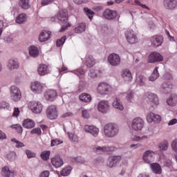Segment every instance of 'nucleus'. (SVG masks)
Returning <instances> with one entry per match:
<instances>
[{
  "mask_svg": "<svg viewBox=\"0 0 177 177\" xmlns=\"http://www.w3.org/2000/svg\"><path fill=\"white\" fill-rule=\"evenodd\" d=\"M120 133V127L115 123H108L104 126V134L106 138H115Z\"/></svg>",
  "mask_w": 177,
  "mask_h": 177,
  "instance_id": "nucleus-1",
  "label": "nucleus"
},
{
  "mask_svg": "<svg viewBox=\"0 0 177 177\" xmlns=\"http://www.w3.org/2000/svg\"><path fill=\"white\" fill-rule=\"evenodd\" d=\"M68 14L67 13V9L64 8L60 10L57 15V17L59 21V24L62 26L61 29L59 30L60 32H63V31H66L67 28L70 27V24H68Z\"/></svg>",
  "mask_w": 177,
  "mask_h": 177,
  "instance_id": "nucleus-2",
  "label": "nucleus"
},
{
  "mask_svg": "<svg viewBox=\"0 0 177 177\" xmlns=\"http://www.w3.org/2000/svg\"><path fill=\"white\" fill-rule=\"evenodd\" d=\"M97 93L101 96H106L113 93V86L106 82H101L98 83L97 86Z\"/></svg>",
  "mask_w": 177,
  "mask_h": 177,
  "instance_id": "nucleus-3",
  "label": "nucleus"
},
{
  "mask_svg": "<svg viewBox=\"0 0 177 177\" xmlns=\"http://www.w3.org/2000/svg\"><path fill=\"white\" fill-rule=\"evenodd\" d=\"M131 129L135 132H139L145 127V121L141 118H136L131 122Z\"/></svg>",
  "mask_w": 177,
  "mask_h": 177,
  "instance_id": "nucleus-4",
  "label": "nucleus"
},
{
  "mask_svg": "<svg viewBox=\"0 0 177 177\" xmlns=\"http://www.w3.org/2000/svg\"><path fill=\"white\" fill-rule=\"evenodd\" d=\"M107 60L112 67H118L121 64V57L115 53H111L108 56Z\"/></svg>",
  "mask_w": 177,
  "mask_h": 177,
  "instance_id": "nucleus-5",
  "label": "nucleus"
},
{
  "mask_svg": "<svg viewBox=\"0 0 177 177\" xmlns=\"http://www.w3.org/2000/svg\"><path fill=\"white\" fill-rule=\"evenodd\" d=\"M28 107L34 114H41L42 110H44V105L39 101L29 102Z\"/></svg>",
  "mask_w": 177,
  "mask_h": 177,
  "instance_id": "nucleus-6",
  "label": "nucleus"
},
{
  "mask_svg": "<svg viewBox=\"0 0 177 177\" xmlns=\"http://www.w3.org/2000/svg\"><path fill=\"white\" fill-rule=\"evenodd\" d=\"M117 150V147L114 146H97L93 148V151L96 154H103L104 153H109L110 151H115Z\"/></svg>",
  "mask_w": 177,
  "mask_h": 177,
  "instance_id": "nucleus-7",
  "label": "nucleus"
},
{
  "mask_svg": "<svg viewBox=\"0 0 177 177\" xmlns=\"http://www.w3.org/2000/svg\"><path fill=\"white\" fill-rule=\"evenodd\" d=\"M44 89H45V86L40 82L35 81L30 84V90L36 95H41L44 92Z\"/></svg>",
  "mask_w": 177,
  "mask_h": 177,
  "instance_id": "nucleus-8",
  "label": "nucleus"
},
{
  "mask_svg": "<svg viewBox=\"0 0 177 177\" xmlns=\"http://www.w3.org/2000/svg\"><path fill=\"white\" fill-rule=\"evenodd\" d=\"M97 110L102 114H107L110 111V102H109V100H100L97 104Z\"/></svg>",
  "mask_w": 177,
  "mask_h": 177,
  "instance_id": "nucleus-9",
  "label": "nucleus"
},
{
  "mask_svg": "<svg viewBox=\"0 0 177 177\" xmlns=\"http://www.w3.org/2000/svg\"><path fill=\"white\" fill-rule=\"evenodd\" d=\"M10 97L14 102H19L21 99V91L16 86L10 87Z\"/></svg>",
  "mask_w": 177,
  "mask_h": 177,
  "instance_id": "nucleus-10",
  "label": "nucleus"
},
{
  "mask_svg": "<svg viewBox=\"0 0 177 177\" xmlns=\"http://www.w3.org/2000/svg\"><path fill=\"white\" fill-rule=\"evenodd\" d=\"M83 131L94 138L99 136V128L96 127V126L86 124L83 127Z\"/></svg>",
  "mask_w": 177,
  "mask_h": 177,
  "instance_id": "nucleus-11",
  "label": "nucleus"
},
{
  "mask_svg": "<svg viewBox=\"0 0 177 177\" xmlns=\"http://www.w3.org/2000/svg\"><path fill=\"white\" fill-rule=\"evenodd\" d=\"M46 114L49 120H56L59 115L57 107L55 105H50L47 109Z\"/></svg>",
  "mask_w": 177,
  "mask_h": 177,
  "instance_id": "nucleus-12",
  "label": "nucleus"
},
{
  "mask_svg": "<svg viewBox=\"0 0 177 177\" xmlns=\"http://www.w3.org/2000/svg\"><path fill=\"white\" fill-rule=\"evenodd\" d=\"M163 41L164 39L162 38V36L160 35H154L150 38L151 45L153 48H158V46H161Z\"/></svg>",
  "mask_w": 177,
  "mask_h": 177,
  "instance_id": "nucleus-13",
  "label": "nucleus"
},
{
  "mask_svg": "<svg viewBox=\"0 0 177 177\" xmlns=\"http://www.w3.org/2000/svg\"><path fill=\"white\" fill-rule=\"evenodd\" d=\"M162 60H164V57L158 52H152L148 57L149 63H157V62H162Z\"/></svg>",
  "mask_w": 177,
  "mask_h": 177,
  "instance_id": "nucleus-14",
  "label": "nucleus"
},
{
  "mask_svg": "<svg viewBox=\"0 0 177 177\" xmlns=\"http://www.w3.org/2000/svg\"><path fill=\"white\" fill-rule=\"evenodd\" d=\"M156 156V152L148 150L146 151L142 156L143 160L146 164H150L152 161H154V156Z\"/></svg>",
  "mask_w": 177,
  "mask_h": 177,
  "instance_id": "nucleus-15",
  "label": "nucleus"
},
{
  "mask_svg": "<svg viewBox=\"0 0 177 177\" xmlns=\"http://www.w3.org/2000/svg\"><path fill=\"white\" fill-rule=\"evenodd\" d=\"M118 15L117 11L110 9H106L102 14L103 17L106 20H114Z\"/></svg>",
  "mask_w": 177,
  "mask_h": 177,
  "instance_id": "nucleus-16",
  "label": "nucleus"
},
{
  "mask_svg": "<svg viewBox=\"0 0 177 177\" xmlns=\"http://www.w3.org/2000/svg\"><path fill=\"white\" fill-rule=\"evenodd\" d=\"M37 73L39 75L44 77V75H48V74L50 73V69L48 65L41 64L37 67Z\"/></svg>",
  "mask_w": 177,
  "mask_h": 177,
  "instance_id": "nucleus-17",
  "label": "nucleus"
},
{
  "mask_svg": "<svg viewBox=\"0 0 177 177\" xmlns=\"http://www.w3.org/2000/svg\"><path fill=\"white\" fill-rule=\"evenodd\" d=\"M121 77L125 82H131L133 80V75L129 69H123L121 72Z\"/></svg>",
  "mask_w": 177,
  "mask_h": 177,
  "instance_id": "nucleus-18",
  "label": "nucleus"
},
{
  "mask_svg": "<svg viewBox=\"0 0 177 177\" xmlns=\"http://www.w3.org/2000/svg\"><path fill=\"white\" fill-rule=\"evenodd\" d=\"M51 164L54 168H60L63 167L64 162L60 156H55L50 159Z\"/></svg>",
  "mask_w": 177,
  "mask_h": 177,
  "instance_id": "nucleus-19",
  "label": "nucleus"
},
{
  "mask_svg": "<svg viewBox=\"0 0 177 177\" xmlns=\"http://www.w3.org/2000/svg\"><path fill=\"white\" fill-rule=\"evenodd\" d=\"M44 97L49 102H53L57 97V92L55 90H48L44 93Z\"/></svg>",
  "mask_w": 177,
  "mask_h": 177,
  "instance_id": "nucleus-20",
  "label": "nucleus"
},
{
  "mask_svg": "<svg viewBox=\"0 0 177 177\" xmlns=\"http://www.w3.org/2000/svg\"><path fill=\"white\" fill-rule=\"evenodd\" d=\"M163 5L167 10H174L177 8V0H164Z\"/></svg>",
  "mask_w": 177,
  "mask_h": 177,
  "instance_id": "nucleus-21",
  "label": "nucleus"
},
{
  "mask_svg": "<svg viewBox=\"0 0 177 177\" xmlns=\"http://www.w3.org/2000/svg\"><path fill=\"white\" fill-rule=\"evenodd\" d=\"M146 97L149 103L155 104V106H158V104H160L157 95L153 93H148L146 94Z\"/></svg>",
  "mask_w": 177,
  "mask_h": 177,
  "instance_id": "nucleus-22",
  "label": "nucleus"
},
{
  "mask_svg": "<svg viewBox=\"0 0 177 177\" xmlns=\"http://www.w3.org/2000/svg\"><path fill=\"white\" fill-rule=\"evenodd\" d=\"M50 35L52 32L48 30H43L39 35V42H46L48 39H50Z\"/></svg>",
  "mask_w": 177,
  "mask_h": 177,
  "instance_id": "nucleus-23",
  "label": "nucleus"
},
{
  "mask_svg": "<svg viewBox=\"0 0 177 177\" xmlns=\"http://www.w3.org/2000/svg\"><path fill=\"white\" fill-rule=\"evenodd\" d=\"M126 38L129 44H133L138 42V37H136V35L135 34V32H133V30L127 32V33L126 34Z\"/></svg>",
  "mask_w": 177,
  "mask_h": 177,
  "instance_id": "nucleus-24",
  "label": "nucleus"
},
{
  "mask_svg": "<svg viewBox=\"0 0 177 177\" xmlns=\"http://www.w3.org/2000/svg\"><path fill=\"white\" fill-rule=\"evenodd\" d=\"M120 97H115L112 102V105L114 109H117V110H120V111H123L124 104H122V102H121Z\"/></svg>",
  "mask_w": 177,
  "mask_h": 177,
  "instance_id": "nucleus-25",
  "label": "nucleus"
},
{
  "mask_svg": "<svg viewBox=\"0 0 177 177\" xmlns=\"http://www.w3.org/2000/svg\"><path fill=\"white\" fill-rule=\"evenodd\" d=\"M19 62L17 59H10L8 60L7 64V67L8 70H10L11 71L13 70H17L19 68Z\"/></svg>",
  "mask_w": 177,
  "mask_h": 177,
  "instance_id": "nucleus-26",
  "label": "nucleus"
},
{
  "mask_svg": "<svg viewBox=\"0 0 177 177\" xmlns=\"http://www.w3.org/2000/svg\"><path fill=\"white\" fill-rule=\"evenodd\" d=\"M1 175L5 177H15V171L10 170L9 167L5 166L1 169Z\"/></svg>",
  "mask_w": 177,
  "mask_h": 177,
  "instance_id": "nucleus-27",
  "label": "nucleus"
},
{
  "mask_svg": "<svg viewBox=\"0 0 177 177\" xmlns=\"http://www.w3.org/2000/svg\"><path fill=\"white\" fill-rule=\"evenodd\" d=\"M86 30V24L85 22L79 23L75 28V34H82Z\"/></svg>",
  "mask_w": 177,
  "mask_h": 177,
  "instance_id": "nucleus-28",
  "label": "nucleus"
},
{
  "mask_svg": "<svg viewBox=\"0 0 177 177\" xmlns=\"http://www.w3.org/2000/svg\"><path fill=\"white\" fill-rule=\"evenodd\" d=\"M167 104L171 107H175L177 104V95L171 94L167 100Z\"/></svg>",
  "mask_w": 177,
  "mask_h": 177,
  "instance_id": "nucleus-29",
  "label": "nucleus"
},
{
  "mask_svg": "<svg viewBox=\"0 0 177 177\" xmlns=\"http://www.w3.org/2000/svg\"><path fill=\"white\" fill-rule=\"evenodd\" d=\"M28 51L32 57H38L39 56V49L35 46H30L28 48Z\"/></svg>",
  "mask_w": 177,
  "mask_h": 177,
  "instance_id": "nucleus-30",
  "label": "nucleus"
},
{
  "mask_svg": "<svg viewBox=\"0 0 177 177\" xmlns=\"http://www.w3.org/2000/svg\"><path fill=\"white\" fill-rule=\"evenodd\" d=\"M22 125L26 129H31L35 127V122L31 119H26L24 120Z\"/></svg>",
  "mask_w": 177,
  "mask_h": 177,
  "instance_id": "nucleus-31",
  "label": "nucleus"
},
{
  "mask_svg": "<svg viewBox=\"0 0 177 177\" xmlns=\"http://www.w3.org/2000/svg\"><path fill=\"white\" fill-rule=\"evenodd\" d=\"M79 99L84 103H89L92 101V97L88 93H83L80 95Z\"/></svg>",
  "mask_w": 177,
  "mask_h": 177,
  "instance_id": "nucleus-32",
  "label": "nucleus"
},
{
  "mask_svg": "<svg viewBox=\"0 0 177 177\" xmlns=\"http://www.w3.org/2000/svg\"><path fill=\"white\" fill-rule=\"evenodd\" d=\"M122 96H124L129 102H132V100L135 97V93L131 91L126 93H122L120 94V97H122Z\"/></svg>",
  "mask_w": 177,
  "mask_h": 177,
  "instance_id": "nucleus-33",
  "label": "nucleus"
},
{
  "mask_svg": "<svg viewBox=\"0 0 177 177\" xmlns=\"http://www.w3.org/2000/svg\"><path fill=\"white\" fill-rule=\"evenodd\" d=\"M151 169L154 174H157L160 175L161 172H162V169H161V165L158 163L151 164Z\"/></svg>",
  "mask_w": 177,
  "mask_h": 177,
  "instance_id": "nucleus-34",
  "label": "nucleus"
},
{
  "mask_svg": "<svg viewBox=\"0 0 177 177\" xmlns=\"http://www.w3.org/2000/svg\"><path fill=\"white\" fill-rule=\"evenodd\" d=\"M149 139V137L147 136H131L130 138V140L131 142H143V140H147Z\"/></svg>",
  "mask_w": 177,
  "mask_h": 177,
  "instance_id": "nucleus-35",
  "label": "nucleus"
},
{
  "mask_svg": "<svg viewBox=\"0 0 177 177\" xmlns=\"http://www.w3.org/2000/svg\"><path fill=\"white\" fill-rule=\"evenodd\" d=\"M16 23L18 24H23L25 21H27V15L25 13L19 14L15 20Z\"/></svg>",
  "mask_w": 177,
  "mask_h": 177,
  "instance_id": "nucleus-36",
  "label": "nucleus"
},
{
  "mask_svg": "<svg viewBox=\"0 0 177 177\" xmlns=\"http://www.w3.org/2000/svg\"><path fill=\"white\" fill-rule=\"evenodd\" d=\"M136 83L140 86H145L146 84V77L143 75H138L136 77Z\"/></svg>",
  "mask_w": 177,
  "mask_h": 177,
  "instance_id": "nucleus-37",
  "label": "nucleus"
},
{
  "mask_svg": "<svg viewBox=\"0 0 177 177\" xmlns=\"http://www.w3.org/2000/svg\"><path fill=\"white\" fill-rule=\"evenodd\" d=\"M6 157L8 161L13 162L17 160V154L15 151H10L6 155Z\"/></svg>",
  "mask_w": 177,
  "mask_h": 177,
  "instance_id": "nucleus-38",
  "label": "nucleus"
},
{
  "mask_svg": "<svg viewBox=\"0 0 177 177\" xmlns=\"http://www.w3.org/2000/svg\"><path fill=\"white\" fill-rule=\"evenodd\" d=\"M88 75L89 77H91V78H96L97 77H101L102 71L97 69H91L88 73Z\"/></svg>",
  "mask_w": 177,
  "mask_h": 177,
  "instance_id": "nucleus-39",
  "label": "nucleus"
},
{
  "mask_svg": "<svg viewBox=\"0 0 177 177\" xmlns=\"http://www.w3.org/2000/svg\"><path fill=\"white\" fill-rule=\"evenodd\" d=\"M95 63L96 62L95 61V59H93V56L88 55L86 57V65L88 67H93Z\"/></svg>",
  "mask_w": 177,
  "mask_h": 177,
  "instance_id": "nucleus-40",
  "label": "nucleus"
},
{
  "mask_svg": "<svg viewBox=\"0 0 177 177\" xmlns=\"http://www.w3.org/2000/svg\"><path fill=\"white\" fill-rule=\"evenodd\" d=\"M160 77V73H158V67H156L152 73V74L149 76V81L154 82Z\"/></svg>",
  "mask_w": 177,
  "mask_h": 177,
  "instance_id": "nucleus-41",
  "label": "nucleus"
},
{
  "mask_svg": "<svg viewBox=\"0 0 177 177\" xmlns=\"http://www.w3.org/2000/svg\"><path fill=\"white\" fill-rule=\"evenodd\" d=\"M71 171H73V167H71V166H68L60 171V174L62 176H68V175L71 174Z\"/></svg>",
  "mask_w": 177,
  "mask_h": 177,
  "instance_id": "nucleus-42",
  "label": "nucleus"
},
{
  "mask_svg": "<svg viewBox=\"0 0 177 177\" xmlns=\"http://www.w3.org/2000/svg\"><path fill=\"white\" fill-rule=\"evenodd\" d=\"M19 6H21L22 9H29L30 0H19Z\"/></svg>",
  "mask_w": 177,
  "mask_h": 177,
  "instance_id": "nucleus-43",
  "label": "nucleus"
},
{
  "mask_svg": "<svg viewBox=\"0 0 177 177\" xmlns=\"http://www.w3.org/2000/svg\"><path fill=\"white\" fill-rule=\"evenodd\" d=\"M168 141L165 140L159 144L158 147L160 151H166V150H168Z\"/></svg>",
  "mask_w": 177,
  "mask_h": 177,
  "instance_id": "nucleus-44",
  "label": "nucleus"
},
{
  "mask_svg": "<svg viewBox=\"0 0 177 177\" xmlns=\"http://www.w3.org/2000/svg\"><path fill=\"white\" fill-rule=\"evenodd\" d=\"M129 3H131V5H136V6H141L142 9H147V10H150V8L147 6L142 4L139 0H134V3L130 1Z\"/></svg>",
  "mask_w": 177,
  "mask_h": 177,
  "instance_id": "nucleus-45",
  "label": "nucleus"
},
{
  "mask_svg": "<svg viewBox=\"0 0 177 177\" xmlns=\"http://www.w3.org/2000/svg\"><path fill=\"white\" fill-rule=\"evenodd\" d=\"M71 73H73V74L77 75L79 78H81V76L85 74V71L84 70V68H80L79 69L71 71Z\"/></svg>",
  "mask_w": 177,
  "mask_h": 177,
  "instance_id": "nucleus-46",
  "label": "nucleus"
},
{
  "mask_svg": "<svg viewBox=\"0 0 177 177\" xmlns=\"http://www.w3.org/2000/svg\"><path fill=\"white\" fill-rule=\"evenodd\" d=\"M84 13L86 15V16H88V19L90 20H92V19L93 18V15H95V12H93V11H92V10L89 9L88 8H84Z\"/></svg>",
  "mask_w": 177,
  "mask_h": 177,
  "instance_id": "nucleus-47",
  "label": "nucleus"
},
{
  "mask_svg": "<svg viewBox=\"0 0 177 177\" xmlns=\"http://www.w3.org/2000/svg\"><path fill=\"white\" fill-rule=\"evenodd\" d=\"M40 156H41V158L44 160V161H47V160H49V156H50V151H44L41 152Z\"/></svg>",
  "mask_w": 177,
  "mask_h": 177,
  "instance_id": "nucleus-48",
  "label": "nucleus"
},
{
  "mask_svg": "<svg viewBox=\"0 0 177 177\" xmlns=\"http://www.w3.org/2000/svg\"><path fill=\"white\" fill-rule=\"evenodd\" d=\"M122 156H110V160L114 162L115 165L120 163L121 161Z\"/></svg>",
  "mask_w": 177,
  "mask_h": 177,
  "instance_id": "nucleus-49",
  "label": "nucleus"
},
{
  "mask_svg": "<svg viewBox=\"0 0 177 177\" xmlns=\"http://www.w3.org/2000/svg\"><path fill=\"white\" fill-rule=\"evenodd\" d=\"M11 142L16 143L15 147H17V149H21V147H24L26 146L24 143L17 140L16 138H12Z\"/></svg>",
  "mask_w": 177,
  "mask_h": 177,
  "instance_id": "nucleus-50",
  "label": "nucleus"
},
{
  "mask_svg": "<svg viewBox=\"0 0 177 177\" xmlns=\"http://www.w3.org/2000/svg\"><path fill=\"white\" fill-rule=\"evenodd\" d=\"M162 88L166 89L167 93H169V92H171V89H172V84H171V82H168V83L165 82L162 84Z\"/></svg>",
  "mask_w": 177,
  "mask_h": 177,
  "instance_id": "nucleus-51",
  "label": "nucleus"
},
{
  "mask_svg": "<svg viewBox=\"0 0 177 177\" xmlns=\"http://www.w3.org/2000/svg\"><path fill=\"white\" fill-rule=\"evenodd\" d=\"M68 136L70 140H72V142H78L79 138L77 134L73 133H68Z\"/></svg>",
  "mask_w": 177,
  "mask_h": 177,
  "instance_id": "nucleus-52",
  "label": "nucleus"
},
{
  "mask_svg": "<svg viewBox=\"0 0 177 177\" xmlns=\"http://www.w3.org/2000/svg\"><path fill=\"white\" fill-rule=\"evenodd\" d=\"M25 153L28 158H35V157H36L37 156L35 153L29 149H26Z\"/></svg>",
  "mask_w": 177,
  "mask_h": 177,
  "instance_id": "nucleus-53",
  "label": "nucleus"
},
{
  "mask_svg": "<svg viewBox=\"0 0 177 177\" xmlns=\"http://www.w3.org/2000/svg\"><path fill=\"white\" fill-rule=\"evenodd\" d=\"M31 135H37V136H41V133H42V131H41V128L37 127L30 131Z\"/></svg>",
  "mask_w": 177,
  "mask_h": 177,
  "instance_id": "nucleus-54",
  "label": "nucleus"
},
{
  "mask_svg": "<svg viewBox=\"0 0 177 177\" xmlns=\"http://www.w3.org/2000/svg\"><path fill=\"white\" fill-rule=\"evenodd\" d=\"M154 115H155V113L153 112H149L147 113V122H149V124H151V122H153V120L154 118Z\"/></svg>",
  "mask_w": 177,
  "mask_h": 177,
  "instance_id": "nucleus-55",
  "label": "nucleus"
},
{
  "mask_svg": "<svg viewBox=\"0 0 177 177\" xmlns=\"http://www.w3.org/2000/svg\"><path fill=\"white\" fill-rule=\"evenodd\" d=\"M11 128L16 129L18 133H23V127L20 124H13L11 126Z\"/></svg>",
  "mask_w": 177,
  "mask_h": 177,
  "instance_id": "nucleus-56",
  "label": "nucleus"
},
{
  "mask_svg": "<svg viewBox=\"0 0 177 177\" xmlns=\"http://www.w3.org/2000/svg\"><path fill=\"white\" fill-rule=\"evenodd\" d=\"M9 109V103L2 101L0 102V111L1 110H8Z\"/></svg>",
  "mask_w": 177,
  "mask_h": 177,
  "instance_id": "nucleus-57",
  "label": "nucleus"
},
{
  "mask_svg": "<svg viewBox=\"0 0 177 177\" xmlns=\"http://www.w3.org/2000/svg\"><path fill=\"white\" fill-rule=\"evenodd\" d=\"M66 39H67V37L66 36H63L61 39H58L57 41V46L60 47L64 45L66 42Z\"/></svg>",
  "mask_w": 177,
  "mask_h": 177,
  "instance_id": "nucleus-58",
  "label": "nucleus"
},
{
  "mask_svg": "<svg viewBox=\"0 0 177 177\" xmlns=\"http://www.w3.org/2000/svg\"><path fill=\"white\" fill-rule=\"evenodd\" d=\"M153 122L155 124H160L161 122V116L158 114H156L153 116Z\"/></svg>",
  "mask_w": 177,
  "mask_h": 177,
  "instance_id": "nucleus-59",
  "label": "nucleus"
},
{
  "mask_svg": "<svg viewBox=\"0 0 177 177\" xmlns=\"http://www.w3.org/2000/svg\"><path fill=\"white\" fill-rule=\"evenodd\" d=\"M106 165L107 167H109V168H114V167H116L117 165H115V163L113 161L110 160V156L107 160L106 162Z\"/></svg>",
  "mask_w": 177,
  "mask_h": 177,
  "instance_id": "nucleus-60",
  "label": "nucleus"
},
{
  "mask_svg": "<svg viewBox=\"0 0 177 177\" xmlns=\"http://www.w3.org/2000/svg\"><path fill=\"white\" fill-rule=\"evenodd\" d=\"M82 114L83 118H86V120H88V118L91 117V115L89 114V111H88V110L86 109L82 110Z\"/></svg>",
  "mask_w": 177,
  "mask_h": 177,
  "instance_id": "nucleus-61",
  "label": "nucleus"
},
{
  "mask_svg": "<svg viewBox=\"0 0 177 177\" xmlns=\"http://www.w3.org/2000/svg\"><path fill=\"white\" fill-rule=\"evenodd\" d=\"M63 142L60 141L59 139H55L51 140V147H53L54 146H58V145H62Z\"/></svg>",
  "mask_w": 177,
  "mask_h": 177,
  "instance_id": "nucleus-62",
  "label": "nucleus"
},
{
  "mask_svg": "<svg viewBox=\"0 0 177 177\" xmlns=\"http://www.w3.org/2000/svg\"><path fill=\"white\" fill-rule=\"evenodd\" d=\"M74 161L76 164H85L86 161L84 158H75Z\"/></svg>",
  "mask_w": 177,
  "mask_h": 177,
  "instance_id": "nucleus-63",
  "label": "nucleus"
},
{
  "mask_svg": "<svg viewBox=\"0 0 177 177\" xmlns=\"http://www.w3.org/2000/svg\"><path fill=\"white\" fill-rule=\"evenodd\" d=\"M171 149L175 151V153H177V139L174 140L171 143Z\"/></svg>",
  "mask_w": 177,
  "mask_h": 177,
  "instance_id": "nucleus-64",
  "label": "nucleus"
}]
</instances>
